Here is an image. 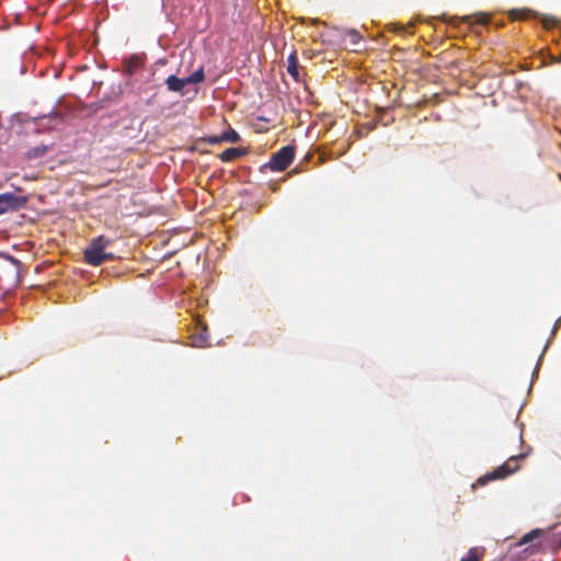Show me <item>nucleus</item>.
<instances>
[{"label":"nucleus","instance_id":"obj_1","mask_svg":"<svg viewBox=\"0 0 561 561\" xmlns=\"http://www.w3.org/2000/svg\"><path fill=\"white\" fill-rule=\"evenodd\" d=\"M525 457V454L510 457L503 465L478 478V480L472 484V488L474 489L477 485L483 486L491 481L505 479L508 476L515 473L519 470V460L524 459Z\"/></svg>","mask_w":561,"mask_h":561},{"label":"nucleus","instance_id":"obj_2","mask_svg":"<svg viewBox=\"0 0 561 561\" xmlns=\"http://www.w3.org/2000/svg\"><path fill=\"white\" fill-rule=\"evenodd\" d=\"M111 240L104 236H100L93 239L84 250V260L87 263L93 266L101 265L105 260L111 257V254L106 253L105 250L110 245Z\"/></svg>","mask_w":561,"mask_h":561},{"label":"nucleus","instance_id":"obj_3","mask_svg":"<svg viewBox=\"0 0 561 561\" xmlns=\"http://www.w3.org/2000/svg\"><path fill=\"white\" fill-rule=\"evenodd\" d=\"M295 158V148L293 146H285L276 151L268 162V168L272 171L286 170Z\"/></svg>","mask_w":561,"mask_h":561},{"label":"nucleus","instance_id":"obj_4","mask_svg":"<svg viewBox=\"0 0 561 561\" xmlns=\"http://www.w3.org/2000/svg\"><path fill=\"white\" fill-rule=\"evenodd\" d=\"M27 202V196L16 195L10 192L2 193L0 194V215L22 209L26 206Z\"/></svg>","mask_w":561,"mask_h":561},{"label":"nucleus","instance_id":"obj_5","mask_svg":"<svg viewBox=\"0 0 561 561\" xmlns=\"http://www.w3.org/2000/svg\"><path fill=\"white\" fill-rule=\"evenodd\" d=\"M510 19L514 21L537 19L538 13L530 9H513L508 13Z\"/></svg>","mask_w":561,"mask_h":561},{"label":"nucleus","instance_id":"obj_6","mask_svg":"<svg viewBox=\"0 0 561 561\" xmlns=\"http://www.w3.org/2000/svg\"><path fill=\"white\" fill-rule=\"evenodd\" d=\"M298 58L296 53H291L287 58V72L293 77L295 81H300Z\"/></svg>","mask_w":561,"mask_h":561},{"label":"nucleus","instance_id":"obj_7","mask_svg":"<svg viewBox=\"0 0 561 561\" xmlns=\"http://www.w3.org/2000/svg\"><path fill=\"white\" fill-rule=\"evenodd\" d=\"M165 84L170 91L182 92L183 88L187 85L185 78H178L176 76H169Z\"/></svg>","mask_w":561,"mask_h":561},{"label":"nucleus","instance_id":"obj_8","mask_svg":"<svg viewBox=\"0 0 561 561\" xmlns=\"http://www.w3.org/2000/svg\"><path fill=\"white\" fill-rule=\"evenodd\" d=\"M243 154L244 150L241 148H228L219 154V158L222 162H230Z\"/></svg>","mask_w":561,"mask_h":561},{"label":"nucleus","instance_id":"obj_9","mask_svg":"<svg viewBox=\"0 0 561 561\" xmlns=\"http://www.w3.org/2000/svg\"><path fill=\"white\" fill-rule=\"evenodd\" d=\"M48 151V147L45 145L36 146L33 148H30L26 151V158L27 159H37L44 157Z\"/></svg>","mask_w":561,"mask_h":561},{"label":"nucleus","instance_id":"obj_10","mask_svg":"<svg viewBox=\"0 0 561 561\" xmlns=\"http://www.w3.org/2000/svg\"><path fill=\"white\" fill-rule=\"evenodd\" d=\"M220 139L222 142L236 144L240 140V136L234 129L229 128L220 134Z\"/></svg>","mask_w":561,"mask_h":561},{"label":"nucleus","instance_id":"obj_11","mask_svg":"<svg viewBox=\"0 0 561 561\" xmlns=\"http://www.w3.org/2000/svg\"><path fill=\"white\" fill-rule=\"evenodd\" d=\"M204 79H205L204 70H203V68H199L196 71H194L191 76L186 77L185 81L187 84H195V83H199V82L204 81Z\"/></svg>","mask_w":561,"mask_h":561},{"label":"nucleus","instance_id":"obj_12","mask_svg":"<svg viewBox=\"0 0 561 561\" xmlns=\"http://www.w3.org/2000/svg\"><path fill=\"white\" fill-rule=\"evenodd\" d=\"M543 534V530L541 529H533L528 534L524 535L519 541V545H526L528 542L534 541L535 539L539 538Z\"/></svg>","mask_w":561,"mask_h":561},{"label":"nucleus","instance_id":"obj_13","mask_svg":"<svg viewBox=\"0 0 561 561\" xmlns=\"http://www.w3.org/2000/svg\"><path fill=\"white\" fill-rule=\"evenodd\" d=\"M558 23V20L552 15H543L541 18V24L546 30H551Z\"/></svg>","mask_w":561,"mask_h":561},{"label":"nucleus","instance_id":"obj_14","mask_svg":"<svg viewBox=\"0 0 561 561\" xmlns=\"http://www.w3.org/2000/svg\"><path fill=\"white\" fill-rule=\"evenodd\" d=\"M207 340H208V332H207V329H203V331H202L198 335L194 336V344H195L196 346L202 347V346H204V345H205V343L207 342Z\"/></svg>","mask_w":561,"mask_h":561},{"label":"nucleus","instance_id":"obj_15","mask_svg":"<svg viewBox=\"0 0 561 561\" xmlns=\"http://www.w3.org/2000/svg\"><path fill=\"white\" fill-rule=\"evenodd\" d=\"M201 141L208 145H218L222 142L220 135L205 136L201 138Z\"/></svg>","mask_w":561,"mask_h":561},{"label":"nucleus","instance_id":"obj_16","mask_svg":"<svg viewBox=\"0 0 561 561\" xmlns=\"http://www.w3.org/2000/svg\"><path fill=\"white\" fill-rule=\"evenodd\" d=\"M473 18H474V23L481 24V25H486L490 21V18L483 13L476 14Z\"/></svg>","mask_w":561,"mask_h":561},{"label":"nucleus","instance_id":"obj_17","mask_svg":"<svg viewBox=\"0 0 561 561\" xmlns=\"http://www.w3.org/2000/svg\"><path fill=\"white\" fill-rule=\"evenodd\" d=\"M460 561H479V556L474 549H470L467 557L462 558Z\"/></svg>","mask_w":561,"mask_h":561},{"label":"nucleus","instance_id":"obj_18","mask_svg":"<svg viewBox=\"0 0 561 561\" xmlns=\"http://www.w3.org/2000/svg\"><path fill=\"white\" fill-rule=\"evenodd\" d=\"M351 36H352L353 42H357V39L359 38V35L356 31H352Z\"/></svg>","mask_w":561,"mask_h":561},{"label":"nucleus","instance_id":"obj_19","mask_svg":"<svg viewBox=\"0 0 561 561\" xmlns=\"http://www.w3.org/2000/svg\"><path fill=\"white\" fill-rule=\"evenodd\" d=\"M552 62H561V54L558 57H552Z\"/></svg>","mask_w":561,"mask_h":561},{"label":"nucleus","instance_id":"obj_20","mask_svg":"<svg viewBox=\"0 0 561 561\" xmlns=\"http://www.w3.org/2000/svg\"><path fill=\"white\" fill-rule=\"evenodd\" d=\"M31 288L43 289L41 285H33Z\"/></svg>","mask_w":561,"mask_h":561},{"label":"nucleus","instance_id":"obj_21","mask_svg":"<svg viewBox=\"0 0 561 561\" xmlns=\"http://www.w3.org/2000/svg\"><path fill=\"white\" fill-rule=\"evenodd\" d=\"M470 19H471V16H463L461 20H462L463 22H467V21H469Z\"/></svg>","mask_w":561,"mask_h":561},{"label":"nucleus","instance_id":"obj_22","mask_svg":"<svg viewBox=\"0 0 561 561\" xmlns=\"http://www.w3.org/2000/svg\"><path fill=\"white\" fill-rule=\"evenodd\" d=\"M400 31H405V27L404 26H400L398 27Z\"/></svg>","mask_w":561,"mask_h":561},{"label":"nucleus","instance_id":"obj_23","mask_svg":"<svg viewBox=\"0 0 561 561\" xmlns=\"http://www.w3.org/2000/svg\"><path fill=\"white\" fill-rule=\"evenodd\" d=\"M560 545H561V539H560Z\"/></svg>","mask_w":561,"mask_h":561}]
</instances>
